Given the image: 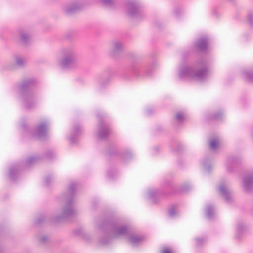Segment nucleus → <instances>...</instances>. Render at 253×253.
Masks as SVG:
<instances>
[{"instance_id": "09e8293b", "label": "nucleus", "mask_w": 253, "mask_h": 253, "mask_svg": "<svg viewBox=\"0 0 253 253\" xmlns=\"http://www.w3.org/2000/svg\"><path fill=\"white\" fill-rule=\"evenodd\" d=\"M161 253H172L170 250L167 249H164Z\"/></svg>"}, {"instance_id": "9b49d317", "label": "nucleus", "mask_w": 253, "mask_h": 253, "mask_svg": "<svg viewBox=\"0 0 253 253\" xmlns=\"http://www.w3.org/2000/svg\"><path fill=\"white\" fill-rule=\"evenodd\" d=\"M84 6L83 3L80 0H75L64 4L62 6V10L68 15H72L80 11Z\"/></svg>"}, {"instance_id": "412c9836", "label": "nucleus", "mask_w": 253, "mask_h": 253, "mask_svg": "<svg viewBox=\"0 0 253 253\" xmlns=\"http://www.w3.org/2000/svg\"><path fill=\"white\" fill-rule=\"evenodd\" d=\"M244 187L247 192H251L253 190V172L244 179Z\"/></svg>"}, {"instance_id": "0eeeda50", "label": "nucleus", "mask_w": 253, "mask_h": 253, "mask_svg": "<svg viewBox=\"0 0 253 253\" xmlns=\"http://www.w3.org/2000/svg\"><path fill=\"white\" fill-rule=\"evenodd\" d=\"M39 159L38 156H31L23 162L17 163L11 165L8 169V174L10 179L13 182H15L19 177L20 172L23 167H30Z\"/></svg>"}, {"instance_id": "37998d69", "label": "nucleus", "mask_w": 253, "mask_h": 253, "mask_svg": "<svg viewBox=\"0 0 253 253\" xmlns=\"http://www.w3.org/2000/svg\"><path fill=\"white\" fill-rule=\"evenodd\" d=\"M221 116V113L220 111H219L212 115V118L215 120H217L220 119Z\"/></svg>"}, {"instance_id": "7ed1b4c3", "label": "nucleus", "mask_w": 253, "mask_h": 253, "mask_svg": "<svg viewBox=\"0 0 253 253\" xmlns=\"http://www.w3.org/2000/svg\"><path fill=\"white\" fill-rule=\"evenodd\" d=\"M78 185V183L77 182H70L66 191L58 198L60 201H65V204L62 208L60 214L51 217V220L53 222L59 223L76 215V211L73 204L75 202Z\"/></svg>"}, {"instance_id": "58836bf2", "label": "nucleus", "mask_w": 253, "mask_h": 253, "mask_svg": "<svg viewBox=\"0 0 253 253\" xmlns=\"http://www.w3.org/2000/svg\"><path fill=\"white\" fill-rule=\"evenodd\" d=\"M55 157V154L51 150H49L46 152L45 154V157L47 159L51 160L54 158Z\"/></svg>"}, {"instance_id": "7c9ffc66", "label": "nucleus", "mask_w": 253, "mask_h": 253, "mask_svg": "<svg viewBox=\"0 0 253 253\" xmlns=\"http://www.w3.org/2000/svg\"><path fill=\"white\" fill-rule=\"evenodd\" d=\"M121 158L123 161H126L130 159L132 157V153L128 151L124 152L123 154H121Z\"/></svg>"}, {"instance_id": "39448f33", "label": "nucleus", "mask_w": 253, "mask_h": 253, "mask_svg": "<svg viewBox=\"0 0 253 253\" xmlns=\"http://www.w3.org/2000/svg\"><path fill=\"white\" fill-rule=\"evenodd\" d=\"M61 54V58L58 61V65L60 69L69 71L74 70L78 67L77 53L73 46L65 47L62 50Z\"/></svg>"}, {"instance_id": "8fccbe9b", "label": "nucleus", "mask_w": 253, "mask_h": 253, "mask_svg": "<svg viewBox=\"0 0 253 253\" xmlns=\"http://www.w3.org/2000/svg\"><path fill=\"white\" fill-rule=\"evenodd\" d=\"M0 253H6L3 247L0 246Z\"/></svg>"}, {"instance_id": "6e6552de", "label": "nucleus", "mask_w": 253, "mask_h": 253, "mask_svg": "<svg viewBox=\"0 0 253 253\" xmlns=\"http://www.w3.org/2000/svg\"><path fill=\"white\" fill-rule=\"evenodd\" d=\"M112 75V70L108 68L98 76L96 80V88L98 90L102 91L109 84Z\"/></svg>"}, {"instance_id": "bb28decb", "label": "nucleus", "mask_w": 253, "mask_h": 253, "mask_svg": "<svg viewBox=\"0 0 253 253\" xmlns=\"http://www.w3.org/2000/svg\"><path fill=\"white\" fill-rule=\"evenodd\" d=\"M49 218V216H47L45 214H41L39 215L35 220V222L37 224H41L44 222V221H46Z\"/></svg>"}, {"instance_id": "f03ea898", "label": "nucleus", "mask_w": 253, "mask_h": 253, "mask_svg": "<svg viewBox=\"0 0 253 253\" xmlns=\"http://www.w3.org/2000/svg\"><path fill=\"white\" fill-rule=\"evenodd\" d=\"M180 79H189L200 83L206 82L209 79V70L207 62L200 58L191 65H180L178 71Z\"/></svg>"}, {"instance_id": "c756f323", "label": "nucleus", "mask_w": 253, "mask_h": 253, "mask_svg": "<svg viewBox=\"0 0 253 253\" xmlns=\"http://www.w3.org/2000/svg\"><path fill=\"white\" fill-rule=\"evenodd\" d=\"M191 188L192 186L190 183H185L180 186L179 191L180 192L185 193L188 192Z\"/></svg>"}, {"instance_id": "72a5a7b5", "label": "nucleus", "mask_w": 253, "mask_h": 253, "mask_svg": "<svg viewBox=\"0 0 253 253\" xmlns=\"http://www.w3.org/2000/svg\"><path fill=\"white\" fill-rule=\"evenodd\" d=\"M55 180V176L53 175H48L45 179V184L46 186H49Z\"/></svg>"}, {"instance_id": "de8ad7c7", "label": "nucleus", "mask_w": 253, "mask_h": 253, "mask_svg": "<svg viewBox=\"0 0 253 253\" xmlns=\"http://www.w3.org/2000/svg\"><path fill=\"white\" fill-rule=\"evenodd\" d=\"M82 233H83V231L81 229H78L75 231V234L78 236L81 235Z\"/></svg>"}, {"instance_id": "423d86ee", "label": "nucleus", "mask_w": 253, "mask_h": 253, "mask_svg": "<svg viewBox=\"0 0 253 253\" xmlns=\"http://www.w3.org/2000/svg\"><path fill=\"white\" fill-rule=\"evenodd\" d=\"M125 8L126 15L131 19L140 21L145 17L142 4L139 0H126Z\"/></svg>"}, {"instance_id": "cd10ccee", "label": "nucleus", "mask_w": 253, "mask_h": 253, "mask_svg": "<svg viewBox=\"0 0 253 253\" xmlns=\"http://www.w3.org/2000/svg\"><path fill=\"white\" fill-rule=\"evenodd\" d=\"M156 64V63L155 61H153L145 67L144 70L146 76H150L151 75L152 70L155 67Z\"/></svg>"}, {"instance_id": "2f4dec72", "label": "nucleus", "mask_w": 253, "mask_h": 253, "mask_svg": "<svg viewBox=\"0 0 253 253\" xmlns=\"http://www.w3.org/2000/svg\"><path fill=\"white\" fill-rule=\"evenodd\" d=\"M244 77H246L250 82H253V71H244L242 73Z\"/></svg>"}, {"instance_id": "a19ab883", "label": "nucleus", "mask_w": 253, "mask_h": 253, "mask_svg": "<svg viewBox=\"0 0 253 253\" xmlns=\"http://www.w3.org/2000/svg\"><path fill=\"white\" fill-rule=\"evenodd\" d=\"M248 21L251 26V27L253 28V14L252 13H249L247 17Z\"/></svg>"}, {"instance_id": "5fc2aeb1", "label": "nucleus", "mask_w": 253, "mask_h": 253, "mask_svg": "<svg viewBox=\"0 0 253 253\" xmlns=\"http://www.w3.org/2000/svg\"><path fill=\"white\" fill-rule=\"evenodd\" d=\"M130 55L131 56H132V57H133L135 56V55L133 53H130Z\"/></svg>"}, {"instance_id": "864d4df0", "label": "nucleus", "mask_w": 253, "mask_h": 253, "mask_svg": "<svg viewBox=\"0 0 253 253\" xmlns=\"http://www.w3.org/2000/svg\"><path fill=\"white\" fill-rule=\"evenodd\" d=\"M212 13L213 14L216 15L217 14V11L216 9H213Z\"/></svg>"}, {"instance_id": "473e14b6", "label": "nucleus", "mask_w": 253, "mask_h": 253, "mask_svg": "<svg viewBox=\"0 0 253 253\" xmlns=\"http://www.w3.org/2000/svg\"><path fill=\"white\" fill-rule=\"evenodd\" d=\"M101 2L106 6L112 7L115 5L116 0H101Z\"/></svg>"}, {"instance_id": "b1692460", "label": "nucleus", "mask_w": 253, "mask_h": 253, "mask_svg": "<svg viewBox=\"0 0 253 253\" xmlns=\"http://www.w3.org/2000/svg\"><path fill=\"white\" fill-rule=\"evenodd\" d=\"M222 197L224 198L225 201L228 204H232L233 199L231 196L230 192L226 189L225 186L222 184Z\"/></svg>"}, {"instance_id": "20e7f679", "label": "nucleus", "mask_w": 253, "mask_h": 253, "mask_svg": "<svg viewBox=\"0 0 253 253\" xmlns=\"http://www.w3.org/2000/svg\"><path fill=\"white\" fill-rule=\"evenodd\" d=\"M36 83V80L34 78H28L22 80L17 85L22 106L28 110L35 108L38 102L37 93L32 89Z\"/></svg>"}, {"instance_id": "4468645a", "label": "nucleus", "mask_w": 253, "mask_h": 253, "mask_svg": "<svg viewBox=\"0 0 253 253\" xmlns=\"http://www.w3.org/2000/svg\"><path fill=\"white\" fill-rule=\"evenodd\" d=\"M209 39L207 37L199 38L195 43V47L199 51L207 53L208 51Z\"/></svg>"}, {"instance_id": "c85d7f7f", "label": "nucleus", "mask_w": 253, "mask_h": 253, "mask_svg": "<svg viewBox=\"0 0 253 253\" xmlns=\"http://www.w3.org/2000/svg\"><path fill=\"white\" fill-rule=\"evenodd\" d=\"M196 242V246L197 247H201L202 246L207 243V238L205 237H199L195 239Z\"/></svg>"}, {"instance_id": "4be33fe9", "label": "nucleus", "mask_w": 253, "mask_h": 253, "mask_svg": "<svg viewBox=\"0 0 253 253\" xmlns=\"http://www.w3.org/2000/svg\"><path fill=\"white\" fill-rule=\"evenodd\" d=\"M161 193L157 189H151L148 191V198L152 203L156 204L158 201V198L160 196Z\"/></svg>"}, {"instance_id": "a18cd8bd", "label": "nucleus", "mask_w": 253, "mask_h": 253, "mask_svg": "<svg viewBox=\"0 0 253 253\" xmlns=\"http://www.w3.org/2000/svg\"><path fill=\"white\" fill-rule=\"evenodd\" d=\"M22 128L23 130L25 131V133H26V131H27L28 132H29V130L28 129V127L26 124H23L22 126Z\"/></svg>"}, {"instance_id": "49530a36", "label": "nucleus", "mask_w": 253, "mask_h": 253, "mask_svg": "<svg viewBox=\"0 0 253 253\" xmlns=\"http://www.w3.org/2000/svg\"><path fill=\"white\" fill-rule=\"evenodd\" d=\"M217 191L219 194H221V184H219L217 186Z\"/></svg>"}, {"instance_id": "a211bd4d", "label": "nucleus", "mask_w": 253, "mask_h": 253, "mask_svg": "<svg viewBox=\"0 0 253 253\" xmlns=\"http://www.w3.org/2000/svg\"><path fill=\"white\" fill-rule=\"evenodd\" d=\"M128 71L133 76L138 78L141 76L142 67L136 62H133L128 66Z\"/></svg>"}, {"instance_id": "f8f14e48", "label": "nucleus", "mask_w": 253, "mask_h": 253, "mask_svg": "<svg viewBox=\"0 0 253 253\" xmlns=\"http://www.w3.org/2000/svg\"><path fill=\"white\" fill-rule=\"evenodd\" d=\"M47 122L40 123L35 127L33 133V136L41 139H44L47 135Z\"/></svg>"}, {"instance_id": "c03bdc74", "label": "nucleus", "mask_w": 253, "mask_h": 253, "mask_svg": "<svg viewBox=\"0 0 253 253\" xmlns=\"http://www.w3.org/2000/svg\"><path fill=\"white\" fill-rule=\"evenodd\" d=\"M182 149H183V146L181 144H178V145H177V147H176V148H175L174 151H175L176 152H180V151H182Z\"/></svg>"}, {"instance_id": "aec40b11", "label": "nucleus", "mask_w": 253, "mask_h": 253, "mask_svg": "<svg viewBox=\"0 0 253 253\" xmlns=\"http://www.w3.org/2000/svg\"><path fill=\"white\" fill-rule=\"evenodd\" d=\"M205 213L207 218L209 220H212L216 216V209L212 204H208L205 208Z\"/></svg>"}, {"instance_id": "f257e3e1", "label": "nucleus", "mask_w": 253, "mask_h": 253, "mask_svg": "<svg viewBox=\"0 0 253 253\" xmlns=\"http://www.w3.org/2000/svg\"><path fill=\"white\" fill-rule=\"evenodd\" d=\"M98 228L104 233V236L100 240L103 245L109 244L113 238L127 236L129 242L137 246L144 240V237L133 232L129 225L122 221L109 218L97 225Z\"/></svg>"}, {"instance_id": "2eb2a0df", "label": "nucleus", "mask_w": 253, "mask_h": 253, "mask_svg": "<svg viewBox=\"0 0 253 253\" xmlns=\"http://www.w3.org/2000/svg\"><path fill=\"white\" fill-rule=\"evenodd\" d=\"M14 63L9 64L7 66V69L9 70H15L19 68H23L26 63V60L22 57L15 55L14 57Z\"/></svg>"}, {"instance_id": "ea45409f", "label": "nucleus", "mask_w": 253, "mask_h": 253, "mask_svg": "<svg viewBox=\"0 0 253 253\" xmlns=\"http://www.w3.org/2000/svg\"><path fill=\"white\" fill-rule=\"evenodd\" d=\"M39 241L42 244H45L48 241V238L46 235H42L39 238Z\"/></svg>"}, {"instance_id": "f704fd0d", "label": "nucleus", "mask_w": 253, "mask_h": 253, "mask_svg": "<svg viewBox=\"0 0 253 253\" xmlns=\"http://www.w3.org/2000/svg\"><path fill=\"white\" fill-rule=\"evenodd\" d=\"M118 150L114 147V146H112L109 148L108 150H107L106 152V154L109 155V156H113L115 155H117L118 154Z\"/></svg>"}, {"instance_id": "6e6d98bb", "label": "nucleus", "mask_w": 253, "mask_h": 253, "mask_svg": "<svg viewBox=\"0 0 253 253\" xmlns=\"http://www.w3.org/2000/svg\"><path fill=\"white\" fill-rule=\"evenodd\" d=\"M229 1L232 2L234 1V0H228Z\"/></svg>"}, {"instance_id": "4c0bfd02", "label": "nucleus", "mask_w": 253, "mask_h": 253, "mask_svg": "<svg viewBox=\"0 0 253 253\" xmlns=\"http://www.w3.org/2000/svg\"><path fill=\"white\" fill-rule=\"evenodd\" d=\"M107 176L108 178L110 179H113L114 178L115 176L117 174V172L114 169H109L107 171Z\"/></svg>"}, {"instance_id": "9d476101", "label": "nucleus", "mask_w": 253, "mask_h": 253, "mask_svg": "<svg viewBox=\"0 0 253 253\" xmlns=\"http://www.w3.org/2000/svg\"><path fill=\"white\" fill-rule=\"evenodd\" d=\"M104 115L97 114V117L99 120V123L97 126V130L96 132L97 138L101 140H104L107 139L109 134L111 132L110 127L104 124L102 120V116Z\"/></svg>"}, {"instance_id": "3c124183", "label": "nucleus", "mask_w": 253, "mask_h": 253, "mask_svg": "<svg viewBox=\"0 0 253 253\" xmlns=\"http://www.w3.org/2000/svg\"><path fill=\"white\" fill-rule=\"evenodd\" d=\"M152 112V109H150V110L149 109H148L146 111V113L148 114V115H149V114H151V112Z\"/></svg>"}, {"instance_id": "ddd939ff", "label": "nucleus", "mask_w": 253, "mask_h": 253, "mask_svg": "<svg viewBox=\"0 0 253 253\" xmlns=\"http://www.w3.org/2000/svg\"><path fill=\"white\" fill-rule=\"evenodd\" d=\"M124 49V44L119 41L111 42L109 50V54L113 57H117Z\"/></svg>"}, {"instance_id": "f3484780", "label": "nucleus", "mask_w": 253, "mask_h": 253, "mask_svg": "<svg viewBox=\"0 0 253 253\" xmlns=\"http://www.w3.org/2000/svg\"><path fill=\"white\" fill-rule=\"evenodd\" d=\"M82 130L83 128L80 125L75 124L73 126L70 136L69 137L70 142L72 144H75L76 143L77 141V137L82 132Z\"/></svg>"}, {"instance_id": "603ef678", "label": "nucleus", "mask_w": 253, "mask_h": 253, "mask_svg": "<svg viewBox=\"0 0 253 253\" xmlns=\"http://www.w3.org/2000/svg\"><path fill=\"white\" fill-rule=\"evenodd\" d=\"M154 151L156 152H158L159 150V147L158 146H156L154 148Z\"/></svg>"}, {"instance_id": "dca6fc26", "label": "nucleus", "mask_w": 253, "mask_h": 253, "mask_svg": "<svg viewBox=\"0 0 253 253\" xmlns=\"http://www.w3.org/2000/svg\"><path fill=\"white\" fill-rule=\"evenodd\" d=\"M31 34L27 30L21 29L18 32V39L20 43L24 45H28L31 40Z\"/></svg>"}, {"instance_id": "6ab92c4d", "label": "nucleus", "mask_w": 253, "mask_h": 253, "mask_svg": "<svg viewBox=\"0 0 253 253\" xmlns=\"http://www.w3.org/2000/svg\"><path fill=\"white\" fill-rule=\"evenodd\" d=\"M220 145V138L219 137H211L208 140V148L210 151L215 153Z\"/></svg>"}, {"instance_id": "e433bc0d", "label": "nucleus", "mask_w": 253, "mask_h": 253, "mask_svg": "<svg viewBox=\"0 0 253 253\" xmlns=\"http://www.w3.org/2000/svg\"><path fill=\"white\" fill-rule=\"evenodd\" d=\"M177 212L174 206L171 207L169 211L168 215L170 217H173L176 216Z\"/></svg>"}, {"instance_id": "393cba45", "label": "nucleus", "mask_w": 253, "mask_h": 253, "mask_svg": "<svg viewBox=\"0 0 253 253\" xmlns=\"http://www.w3.org/2000/svg\"><path fill=\"white\" fill-rule=\"evenodd\" d=\"M202 165L205 171L210 172L212 168L213 165L210 160L208 159H204L202 162Z\"/></svg>"}, {"instance_id": "79ce46f5", "label": "nucleus", "mask_w": 253, "mask_h": 253, "mask_svg": "<svg viewBox=\"0 0 253 253\" xmlns=\"http://www.w3.org/2000/svg\"><path fill=\"white\" fill-rule=\"evenodd\" d=\"M182 11L183 9L181 7H177L174 9L173 13L176 17H178Z\"/></svg>"}, {"instance_id": "c9c22d12", "label": "nucleus", "mask_w": 253, "mask_h": 253, "mask_svg": "<svg viewBox=\"0 0 253 253\" xmlns=\"http://www.w3.org/2000/svg\"><path fill=\"white\" fill-rule=\"evenodd\" d=\"M171 186V181L170 179V176H168L165 178L163 184V186L164 187H167Z\"/></svg>"}, {"instance_id": "5701e85b", "label": "nucleus", "mask_w": 253, "mask_h": 253, "mask_svg": "<svg viewBox=\"0 0 253 253\" xmlns=\"http://www.w3.org/2000/svg\"><path fill=\"white\" fill-rule=\"evenodd\" d=\"M245 230V226L243 223H238L236 226V232L235 238L240 240L242 239L243 234Z\"/></svg>"}, {"instance_id": "a878e982", "label": "nucleus", "mask_w": 253, "mask_h": 253, "mask_svg": "<svg viewBox=\"0 0 253 253\" xmlns=\"http://www.w3.org/2000/svg\"><path fill=\"white\" fill-rule=\"evenodd\" d=\"M185 119V114L182 111L177 112L174 117V121L178 124L182 123Z\"/></svg>"}, {"instance_id": "1a4fd4ad", "label": "nucleus", "mask_w": 253, "mask_h": 253, "mask_svg": "<svg viewBox=\"0 0 253 253\" xmlns=\"http://www.w3.org/2000/svg\"><path fill=\"white\" fill-rule=\"evenodd\" d=\"M242 159L238 156H230L228 158L226 163L227 171L233 173L239 172L242 169Z\"/></svg>"}]
</instances>
